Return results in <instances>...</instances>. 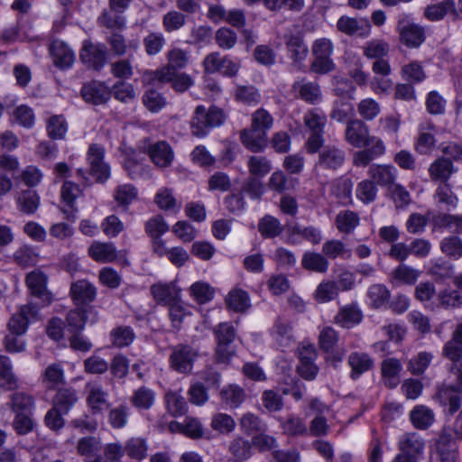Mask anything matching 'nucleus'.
Wrapping results in <instances>:
<instances>
[{
	"label": "nucleus",
	"instance_id": "obj_4",
	"mask_svg": "<svg viewBox=\"0 0 462 462\" xmlns=\"http://www.w3.org/2000/svg\"><path fill=\"white\" fill-rule=\"evenodd\" d=\"M314 164V171L317 173H335L339 171L346 160V151L337 144H322Z\"/></svg>",
	"mask_w": 462,
	"mask_h": 462
},
{
	"label": "nucleus",
	"instance_id": "obj_23",
	"mask_svg": "<svg viewBox=\"0 0 462 462\" xmlns=\"http://www.w3.org/2000/svg\"><path fill=\"white\" fill-rule=\"evenodd\" d=\"M171 432L182 433L192 439L201 438L203 435V427L198 419L186 417L183 422L171 421L169 424Z\"/></svg>",
	"mask_w": 462,
	"mask_h": 462
},
{
	"label": "nucleus",
	"instance_id": "obj_50",
	"mask_svg": "<svg viewBox=\"0 0 462 462\" xmlns=\"http://www.w3.org/2000/svg\"><path fill=\"white\" fill-rule=\"evenodd\" d=\"M79 58H108V49L103 42L94 43L90 39H85Z\"/></svg>",
	"mask_w": 462,
	"mask_h": 462
},
{
	"label": "nucleus",
	"instance_id": "obj_63",
	"mask_svg": "<svg viewBox=\"0 0 462 462\" xmlns=\"http://www.w3.org/2000/svg\"><path fill=\"white\" fill-rule=\"evenodd\" d=\"M339 341L338 333L331 327H324L319 336V346L323 352L332 351Z\"/></svg>",
	"mask_w": 462,
	"mask_h": 462
},
{
	"label": "nucleus",
	"instance_id": "obj_1",
	"mask_svg": "<svg viewBox=\"0 0 462 462\" xmlns=\"http://www.w3.org/2000/svg\"><path fill=\"white\" fill-rule=\"evenodd\" d=\"M40 307L29 302L22 305L8 321L9 333L5 337L4 344L6 351L19 353L25 349V341L20 338L26 333L31 322L38 319Z\"/></svg>",
	"mask_w": 462,
	"mask_h": 462
},
{
	"label": "nucleus",
	"instance_id": "obj_5",
	"mask_svg": "<svg viewBox=\"0 0 462 462\" xmlns=\"http://www.w3.org/2000/svg\"><path fill=\"white\" fill-rule=\"evenodd\" d=\"M169 367L181 374H189L199 357V351L189 344L180 343L169 347Z\"/></svg>",
	"mask_w": 462,
	"mask_h": 462
},
{
	"label": "nucleus",
	"instance_id": "obj_11",
	"mask_svg": "<svg viewBox=\"0 0 462 462\" xmlns=\"http://www.w3.org/2000/svg\"><path fill=\"white\" fill-rule=\"evenodd\" d=\"M369 178L375 183L387 189L396 182L398 170L391 164H372L367 171Z\"/></svg>",
	"mask_w": 462,
	"mask_h": 462
},
{
	"label": "nucleus",
	"instance_id": "obj_44",
	"mask_svg": "<svg viewBox=\"0 0 462 462\" xmlns=\"http://www.w3.org/2000/svg\"><path fill=\"white\" fill-rule=\"evenodd\" d=\"M335 222L339 232L350 234L359 225L360 218L358 214L352 210H343L337 215Z\"/></svg>",
	"mask_w": 462,
	"mask_h": 462
},
{
	"label": "nucleus",
	"instance_id": "obj_48",
	"mask_svg": "<svg viewBox=\"0 0 462 462\" xmlns=\"http://www.w3.org/2000/svg\"><path fill=\"white\" fill-rule=\"evenodd\" d=\"M322 254L328 260L337 257L348 259L351 256V251L346 247L342 241L337 239L326 241L322 245Z\"/></svg>",
	"mask_w": 462,
	"mask_h": 462
},
{
	"label": "nucleus",
	"instance_id": "obj_53",
	"mask_svg": "<svg viewBox=\"0 0 462 462\" xmlns=\"http://www.w3.org/2000/svg\"><path fill=\"white\" fill-rule=\"evenodd\" d=\"M235 97L244 105L256 106L261 100V94L254 86L238 85L235 90Z\"/></svg>",
	"mask_w": 462,
	"mask_h": 462
},
{
	"label": "nucleus",
	"instance_id": "obj_37",
	"mask_svg": "<svg viewBox=\"0 0 462 462\" xmlns=\"http://www.w3.org/2000/svg\"><path fill=\"white\" fill-rule=\"evenodd\" d=\"M455 11V2L453 0H443L428 5L424 11V16L429 21L436 22L442 20L448 13Z\"/></svg>",
	"mask_w": 462,
	"mask_h": 462
},
{
	"label": "nucleus",
	"instance_id": "obj_39",
	"mask_svg": "<svg viewBox=\"0 0 462 462\" xmlns=\"http://www.w3.org/2000/svg\"><path fill=\"white\" fill-rule=\"evenodd\" d=\"M87 313L88 310L84 308H77L69 311L66 317L65 326L67 331L70 334L81 333L87 322Z\"/></svg>",
	"mask_w": 462,
	"mask_h": 462
},
{
	"label": "nucleus",
	"instance_id": "obj_64",
	"mask_svg": "<svg viewBox=\"0 0 462 462\" xmlns=\"http://www.w3.org/2000/svg\"><path fill=\"white\" fill-rule=\"evenodd\" d=\"M143 103L150 112L157 113L166 106V99L157 90L148 89L143 97Z\"/></svg>",
	"mask_w": 462,
	"mask_h": 462
},
{
	"label": "nucleus",
	"instance_id": "obj_56",
	"mask_svg": "<svg viewBox=\"0 0 462 462\" xmlns=\"http://www.w3.org/2000/svg\"><path fill=\"white\" fill-rule=\"evenodd\" d=\"M259 232L264 238H273L278 236L283 230V227L281 224V222L272 217V216H265L263 217L259 224Z\"/></svg>",
	"mask_w": 462,
	"mask_h": 462
},
{
	"label": "nucleus",
	"instance_id": "obj_30",
	"mask_svg": "<svg viewBox=\"0 0 462 462\" xmlns=\"http://www.w3.org/2000/svg\"><path fill=\"white\" fill-rule=\"evenodd\" d=\"M9 405L14 414L32 413L35 400L27 393L15 392L10 396Z\"/></svg>",
	"mask_w": 462,
	"mask_h": 462
},
{
	"label": "nucleus",
	"instance_id": "obj_14",
	"mask_svg": "<svg viewBox=\"0 0 462 462\" xmlns=\"http://www.w3.org/2000/svg\"><path fill=\"white\" fill-rule=\"evenodd\" d=\"M287 234L288 242L293 245L300 243L301 240H306L313 245H318L322 240L320 230L313 226H305L300 224H295L288 227Z\"/></svg>",
	"mask_w": 462,
	"mask_h": 462
},
{
	"label": "nucleus",
	"instance_id": "obj_40",
	"mask_svg": "<svg viewBox=\"0 0 462 462\" xmlns=\"http://www.w3.org/2000/svg\"><path fill=\"white\" fill-rule=\"evenodd\" d=\"M285 45L290 58H307L309 53L308 46L304 42L303 35L291 33L285 35Z\"/></svg>",
	"mask_w": 462,
	"mask_h": 462
},
{
	"label": "nucleus",
	"instance_id": "obj_59",
	"mask_svg": "<svg viewBox=\"0 0 462 462\" xmlns=\"http://www.w3.org/2000/svg\"><path fill=\"white\" fill-rule=\"evenodd\" d=\"M241 430L247 435H251L254 432L264 431L266 425L262 420L254 415V413H245L240 419Z\"/></svg>",
	"mask_w": 462,
	"mask_h": 462
},
{
	"label": "nucleus",
	"instance_id": "obj_16",
	"mask_svg": "<svg viewBox=\"0 0 462 462\" xmlns=\"http://www.w3.org/2000/svg\"><path fill=\"white\" fill-rule=\"evenodd\" d=\"M398 447L400 452L407 456H412L413 458L419 461L424 452L425 441L418 433L409 432L401 437Z\"/></svg>",
	"mask_w": 462,
	"mask_h": 462
},
{
	"label": "nucleus",
	"instance_id": "obj_57",
	"mask_svg": "<svg viewBox=\"0 0 462 462\" xmlns=\"http://www.w3.org/2000/svg\"><path fill=\"white\" fill-rule=\"evenodd\" d=\"M440 249L448 257L458 260L462 257V240L456 236L445 237L440 242Z\"/></svg>",
	"mask_w": 462,
	"mask_h": 462
},
{
	"label": "nucleus",
	"instance_id": "obj_19",
	"mask_svg": "<svg viewBox=\"0 0 462 462\" xmlns=\"http://www.w3.org/2000/svg\"><path fill=\"white\" fill-rule=\"evenodd\" d=\"M40 381L42 386L49 391L59 389L65 383V373L60 363L49 365L42 373Z\"/></svg>",
	"mask_w": 462,
	"mask_h": 462
},
{
	"label": "nucleus",
	"instance_id": "obj_10",
	"mask_svg": "<svg viewBox=\"0 0 462 462\" xmlns=\"http://www.w3.org/2000/svg\"><path fill=\"white\" fill-rule=\"evenodd\" d=\"M369 135V126L363 120L352 118L346 122L344 137L349 145L355 148L365 147Z\"/></svg>",
	"mask_w": 462,
	"mask_h": 462
},
{
	"label": "nucleus",
	"instance_id": "obj_27",
	"mask_svg": "<svg viewBox=\"0 0 462 462\" xmlns=\"http://www.w3.org/2000/svg\"><path fill=\"white\" fill-rule=\"evenodd\" d=\"M410 420L418 430H427L435 421L434 411L426 405H416L410 412Z\"/></svg>",
	"mask_w": 462,
	"mask_h": 462
},
{
	"label": "nucleus",
	"instance_id": "obj_38",
	"mask_svg": "<svg viewBox=\"0 0 462 462\" xmlns=\"http://www.w3.org/2000/svg\"><path fill=\"white\" fill-rule=\"evenodd\" d=\"M154 402L155 393L146 386L134 390L130 397L131 404L140 410H149L154 404Z\"/></svg>",
	"mask_w": 462,
	"mask_h": 462
},
{
	"label": "nucleus",
	"instance_id": "obj_9",
	"mask_svg": "<svg viewBox=\"0 0 462 462\" xmlns=\"http://www.w3.org/2000/svg\"><path fill=\"white\" fill-rule=\"evenodd\" d=\"M83 100L93 106L107 103L111 98V89L102 81L91 80L83 84L80 89Z\"/></svg>",
	"mask_w": 462,
	"mask_h": 462
},
{
	"label": "nucleus",
	"instance_id": "obj_25",
	"mask_svg": "<svg viewBox=\"0 0 462 462\" xmlns=\"http://www.w3.org/2000/svg\"><path fill=\"white\" fill-rule=\"evenodd\" d=\"M77 391L72 387H61L52 398V406L60 410L61 412L69 413L78 402Z\"/></svg>",
	"mask_w": 462,
	"mask_h": 462
},
{
	"label": "nucleus",
	"instance_id": "obj_2",
	"mask_svg": "<svg viewBox=\"0 0 462 462\" xmlns=\"http://www.w3.org/2000/svg\"><path fill=\"white\" fill-rule=\"evenodd\" d=\"M226 120L224 111L215 106L208 110L203 106H198L191 119V133L197 137L206 136L209 130L221 125Z\"/></svg>",
	"mask_w": 462,
	"mask_h": 462
},
{
	"label": "nucleus",
	"instance_id": "obj_41",
	"mask_svg": "<svg viewBox=\"0 0 462 462\" xmlns=\"http://www.w3.org/2000/svg\"><path fill=\"white\" fill-rule=\"evenodd\" d=\"M228 451L236 458V462H243L252 456V444L242 437L234 438L229 444Z\"/></svg>",
	"mask_w": 462,
	"mask_h": 462
},
{
	"label": "nucleus",
	"instance_id": "obj_3",
	"mask_svg": "<svg viewBox=\"0 0 462 462\" xmlns=\"http://www.w3.org/2000/svg\"><path fill=\"white\" fill-rule=\"evenodd\" d=\"M303 123L310 133L305 143L306 151L310 154H314L325 142L324 134L327 116L319 109H310L303 116Z\"/></svg>",
	"mask_w": 462,
	"mask_h": 462
},
{
	"label": "nucleus",
	"instance_id": "obj_54",
	"mask_svg": "<svg viewBox=\"0 0 462 462\" xmlns=\"http://www.w3.org/2000/svg\"><path fill=\"white\" fill-rule=\"evenodd\" d=\"M367 297L371 306L378 309L389 302L390 291L383 284H373L368 288Z\"/></svg>",
	"mask_w": 462,
	"mask_h": 462
},
{
	"label": "nucleus",
	"instance_id": "obj_29",
	"mask_svg": "<svg viewBox=\"0 0 462 462\" xmlns=\"http://www.w3.org/2000/svg\"><path fill=\"white\" fill-rule=\"evenodd\" d=\"M301 265L305 270L325 273L328 270L329 262L323 254L307 251L302 255Z\"/></svg>",
	"mask_w": 462,
	"mask_h": 462
},
{
	"label": "nucleus",
	"instance_id": "obj_42",
	"mask_svg": "<svg viewBox=\"0 0 462 462\" xmlns=\"http://www.w3.org/2000/svg\"><path fill=\"white\" fill-rule=\"evenodd\" d=\"M60 194L63 202L71 209L69 211L64 210V213L68 214V218H75L74 213L76 209L74 208V204L77 198L81 194L79 186L72 181L66 180L61 187Z\"/></svg>",
	"mask_w": 462,
	"mask_h": 462
},
{
	"label": "nucleus",
	"instance_id": "obj_17",
	"mask_svg": "<svg viewBox=\"0 0 462 462\" xmlns=\"http://www.w3.org/2000/svg\"><path fill=\"white\" fill-rule=\"evenodd\" d=\"M296 97L310 105H318L322 101L323 96L320 86L311 81H297L292 85Z\"/></svg>",
	"mask_w": 462,
	"mask_h": 462
},
{
	"label": "nucleus",
	"instance_id": "obj_46",
	"mask_svg": "<svg viewBox=\"0 0 462 462\" xmlns=\"http://www.w3.org/2000/svg\"><path fill=\"white\" fill-rule=\"evenodd\" d=\"M148 445L145 439L134 437L129 439L124 448L125 453L132 459L142 460L147 456Z\"/></svg>",
	"mask_w": 462,
	"mask_h": 462
},
{
	"label": "nucleus",
	"instance_id": "obj_21",
	"mask_svg": "<svg viewBox=\"0 0 462 462\" xmlns=\"http://www.w3.org/2000/svg\"><path fill=\"white\" fill-rule=\"evenodd\" d=\"M112 52L117 56H123L130 51V55L139 49L140 42L138 39H131L125 41L123 34L120 32H113L106 39Z\"/></svg>",
	"mask_w": 462,
	"mask_h": 462
},
{
	"label": "nucleus",
	"instance_id": "obj_55",
	"mask_svg": "<svg viewBox=\"0 0 462 462\" xmlns=\"http://www.w3.org/2000/svg\"><path fill=\"white\" fill-rule=\"evenodd\" d=\"M137 189L132 184L118 185L114 192V199L118 206L127 208L136 198Z\"/></svg>",
	"mask_w": 462,
	"mask_h": 462
},
{
	"label": "nucleus",
	"instance_id": "obj_13",
	"mask_svg": "<svg viewBox=\"0 0 462 462\" xmlns=\"http://www.w3.org/2000/svg\"><path fill=\"white\" fill-rule=\"evenodd\" d=\"M398 30L402 42L409 48L419 47L426 39L424 28L417 23L400 21Z\"/></svg>",
	"mask_w": 462,
	"mask_h": 462
},
{
	"label": "nucleus",
	"instance_id": "obj_34",
	"mask_svg": "<svg viewBox=\"0 0 462 462\" xmlns=\"http://www.w3.org/2000/svg\"><path fill=\"white\" fill-rule=\"evenodd\" d=\"M455 171L452 162L448 158L435 160L429 168L430 178L433 180H440L444 183Z\"/></svg>",
	"mask_w": 462,
	"mask_h": 462
},
{
	"label": "nucleus",
	"instance_id": "obj_36",
	"mask_svg": "<svg viewBox=\"0 0 462 462\" xmlns=\"http://www.w3.org/2000/svg\"><path fill=\"white\" fill-rule=\"evenodd\" d=\"M273 337L282 347H289L293 343L292 328L285 320L278 319L273 328Z\"/></svg>",
	"mask_w": 462,
	"mask_h": 462
},
{
	"label": "nucleus",
	"instance_id": "obj_15",
	"mask_svg": "<svg viewBox=\"0 0 462 462\" xmlns=\"http://www.w3.org/2000/svg\"><path fill=\"white\" fill-rule=\"evenodd\" d=\"M267 134L252 125L240 132V141L252 152H260L267 146Z\"/></svg>",
	"mask_w": 462,
	"mask_h": 462
},
{
	"label": "nucleus",
	"instance_id": "obj_35",
	"mask_svg": "<svg viewBox=\"0 0 462 462\" xmlns=\"http://www.w3.org/2000/svg\"><path fill=\"white\" fill-rule=\"evenodd\" d=\"M353 182L347 178H337L331 183L330 192L341 204L352 202Z\"/></svg>",
	"mask_w": 462,
	"mask_h": 462
},
{
	"label": "nucleus",
	"instance_id": "obj_31",
	"mask_svg": "<svg viewBox=\"0 0 462 462\" xmlns=\"http://www.w3.org/2000/svg\"><path fill=\"white\" fill-rule=\"evenodd\" d=\"M88 254L97 262L110 263L116 258V250L112 243L94 242L88 248Z\"/></svg>",
	"mask_w": 462,
	"mask_h": 462
},
{
	"label": "nucleus",
	"instance_id": "obj_47",
	"mask_svg": "<svg viewBox=\"0 0 462 462\" xmlns=\"http://www.w3.org/2000/svg\"><path fill=\"white\" fill-rule=\"evenodd\" d=\"M130 408L127 404L122 403L109 410L107 421L113 429H123L128 423Z\"/></svg>",
	"mask_w": 462,
	"mask_h": 462
},
{
	"label": "nucleus",
	"instance_id": "obj_22",
	"mask_svg": "<svg viewBox=\"0 0 462 462\" xmlns=\"http://www.w3.org/2000/svg\"><path fill=\"white\" fill-rule=\"evenodd\" d=\"M402 370V365L396 358H387L382 362L381 372L386 387L393 389L400 383Z\"/></svg>",
	"mask_w": 462,
	"mask_h": 462
},
{
	"label": "nucleus",
	"instance_id": "obj_18",
	"mask_svg": "<svg viewBox=\"0 0 462 462\" xmlns=\"http://www.w3.org/2000/svg\"><path fill=\"white\" fill-rule=\"evenodd\" d=\"M70 295L76 305H87L96 299L97 289L87 280H79L70 286Z\"/></svg>",
	"mask_w": 462,
	"mask_h": 462
},
{
	"label": "nucleus",
	"instance_id": "obj_32",
	"mask_svg": "<svg viewBox=\"0 0 462 462\" xmlns=\"http://www.w3.org/2000/svg\"><path fill=\"white\" fill-rule=\"evenodd\" d=\"M154 300L163 305H169L179 299V291L173 283H155L151 287Z\"/></svg>",
	"mask_w": 462,
	"mask_h": 462
},
{
	"label": "nucleus",
	"instance_id": "obj_8",
	"mask_svg": "<svg viewBox=\"0 0 462 462\" xmlns=\"http://www.w3.org/2000/svg\"><path fill=\"white\" fill-rule=\"evenodd\" d=\"M86 402L92 414H102L110 406L109 393L98 381L86 383Z\"/></svg>",
	"mask_w": 462,
	"mask_h": 462
},
{
	"label": "nucleus",
	"instance_id": "obj_20",
	"mask_svg": "<svg viewBox=\"0 0 462 462\" xmlns=\"http://www.w3.org/2000/svg\"><path fill=\"white\" fill-rule=\"evenodd\" d=\"M363 319V313L356 303L347 304L339 309L334 318L336 324L345 328H350L359 324Z\"/></svg>",
	"mask_w": 462,
	"mask_h": 462
},
{
	"label": "nucleus",
	"instance_id": "obj_26",
	"mask_svg": "<svg viewBox=\"0 0 462 462\" xmlns=\"http://www.w3.org/2000/svg\"><path fill=\"white\" fill-rule=\"evenodd\" d=\"M151 160L159 167H168L173 161V152L171 146L163 141L157 142L149 147Z\"/></svg>",
	"mask_w": 462,
	"mask_h": 462
},
{
	"label": "nucleus",
	"instance_id": "obj_43",
	"mask_svg": "<svg viewBox=\"0 0 462 462\" xmlns=\"http://www.w3.org/2000/svg\"><path fill=\"white\" fill-rule=\"evenodd\" d=\"M135 338L134 329L129 326H118L110 332V340L114 346L122 348L130 346Z\"/></svg>",
	"mask_w": 462,
	"mask_h": 462
},
{
	"label": "nucleus",
	"instance_id": "obj_51",
	"mask_svg": "<svg viewBox=\"0 0 462 462\" xmlns=\"http://www.w3.org/2000/svg\"><path fill=\"white\" fill-rule=\"evenodd\" d=\"M338 295V287L336 282L322 281L314 292V299L319 303H327Z\"/></svg>",
	"mask_w": 462,
	"mask_h": 462
},
{
	"label": "nucleus",
	"instance_id": "obj_61",
	"mask_svg": "<svg viewBox=\"0 0 462 462\" xmlns=\"http://www.w3.org/2000/svg\"><path fill=\"white\" fill-rule=\"evenodd\" d=\"M377 191L376 185L371 179L364 180L357 184L356 197L365 204H370L375 200Z\"/></svg>",
	"mask_w": 462,
	"mask_h": 462
},
{
	"label": "nucleus",
	"instance_id": "obj_62",
	"mask_svg": "<svg viewBox=\"0 0 462 462\" xmlns=\"http://www.w3.org/2000/svg\"><path fill=\"white\" fill-rule=\"evenodd\" d=\"M222 400L231 408H237L245 399V391L237 385H229L221 392Z\"/></svg>",
	"mask_w": 462,
	"mask_h": 462
},
{
	"label": "nucleus",
	"instance_id": "obj_45",
	"mask_svg": "<svg viewBox=\"0 0 462 462\" xmlns=\"http://www.w3.org/2000/svg\"><path fill=\"white\" fill-rule=\"evenodd\" d=\"M18 208L24 214H33L40 206V198L32 189L22 191L17 197Z\"/></svg>",
	"mask_w": 462,
	"mask_h": 462
},
{
	"label": "nucleus",
	"instance_id": "obj_58",
	"mask_svg": "<svg viewBox=\"0 0 462 462\" xmlns=\"http://www.w3.org/2000/svg\"><path fill=\"white\" fill-rule=\"evenodd\" d=\"M236 425L235 420L230 415L222 412L213 415L210 423L211 428L221 434L233 432Z\"/></svg>",
	"mask_w": 462,
	"mask_h": 462
},
{
	"label": "nucleus",
	"instance_id": "obj_24",
	"mask_svg": "<svg viewBox=\"0 0 462 462\" xmlns=\"http://www.w3.org/2000/svg\"><path fill=\"white\" fill-rule=\"evenodd\" d=\"M348 365L351 367L350 377L356 380L361 374L372 369L374 365L373 359L366 353L353 352L347 359Z\"/></svg>",
	"mask_w": 462,
	"mask_h": 462
},
{
	"label": "nucleus",
	"instance_id": "obj_49",
	"mask_svg": "<svg viewBox=\"0 0 462 462\" xmlns=\"http://www.w3.org/2000/svg\"><path fill=\"white\" fill-rule=\"evenodd\" d=\"M431 220L436 228H448L454 233L462 234V217L437 214L432 217Z\"/></svg>",
	"mask_w": 462,
	"mask_h": 462
},
{
	"label": "nucleus",
	"instance_id": "obj_12",
	"mask_svg": "<svg viewBox=\"0 0 462 462\" xmlns=\"http://www.w3.org/2000/svg\"><path fill=\"white\" fill-rule=\"evenodd\" d=\"M25 282L31 294L41 299L44 304L51 300V294L47 291V275L40 270H34L26 275Z\"/></svg>",
	"mask_w": 462,
	"mask_h": 462
},
{
	"label": "nucleus",
	"instance_id": "obj_33",
	"mask_svg": "<svg viewBox=\"0 0 462 462\" xmlns=\"http://www.w3.org/2000/svg\"><path fill=\"white\" fill-rule=\"evenodd\" d=\"M204 67L208 73L232 77L237 73L239 64L232 60H204Z\"/></svg>",
	"mask_w": 462,
	"mask_h": 462
},
{
	"label": "nucleus",
	"instance_id": "obj_28",
	"mask_svg": "<svg viewBox=\"0 0 462 462\" xmlns=\"http://www.w3.org/2000/svg\"><path fill=\"white\" fill-rule=\"evenodd\" d=\"M0 385L6 391L19 387V379L13 371L11 360L3 355H0Z\"/></svg>",
	"mask_w": 462,
	"mask_h": 462
},
{
	"label": "nucleus",
	"instance_id": "obj_52",
	"mask_svg": "<svg viewBox=\"0 0 462 462\" xmlns=\"http://www.w3.org/2000/svg\"><path fill=\"white\" fill-rule=\"evenodd\" d=\"M226 302L230 309L236 312H244L250 307L248 293L240 289L231 291L226 299Z\"/></svg>",
	"mask_w": 462,
	"mask_h": 462
},
{
	"label": "nucleus",
	"instance_id": "obj_7",
	"mask_svg": "<svg viewBox=\"0 0 462 462\" xmlns=\"http://www.w3.org/2000/svg\"><path fill=\"white\" fill-rule=\"evenodd\" d=\"M214 334L217 342L216 360L218 363H226L235 353L231 344L236 336V329L232 324L224 322L214 328Z\"/></svg>",
	"mask_w": 462,
	"mask_h": 462
},
{
	"label": "nucleus",
	"instance_id": "obj_60",
	"mask_svg": "<svg viewBox=\"0 0 462 462\" xmlns=\"http://www.w3.org/2000/svg\"><path fill=\"white\" fill-rule=\"evenodd\" d=\"M14 259L22 267H28L36 264L38 254L29 245H22L14 254Z\"/></svg>",
	"mask_w": 462,
	"mask_h": 462
},
{
	"label": "nucleus",
	"instance_id": "obj_6",
	"mask_svg": "<svg viewBox=\"0 0 462 462\" xmlns=\"http://www.w3.org/2000/svg\"><path fill=\"white\" fill-rule=\"evenodd\" d=\"M131 1L132 0H109V10L104 9L101 12L97 17V23L107 29H125L126 20L122 14L129 7Z\"/></svg>",
	"mask_w": 462,
	"mask_h": 462
}]
</instances>
